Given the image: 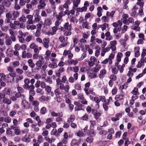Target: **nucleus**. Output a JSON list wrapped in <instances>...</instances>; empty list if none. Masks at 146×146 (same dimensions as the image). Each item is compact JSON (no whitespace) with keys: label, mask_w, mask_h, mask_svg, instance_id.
Here are the masks:
<instances>
[{"label":"nucleus","mask_w":146,"mask_h":146,"mask_svg":"<svg viewBox=\"0 0 146 146\" xmlns=\"http://www.w3.org/2000/svg\"><path fill=\"white\" fill-rule=\"evenodd\" d=\"M124 94L123 91H121L119 94H117L116 95L115 98V100L117 101L123 100L124 98Z\"/></svg>","instance_id":"nucleus-1"},{"label":"nucleus","mask_w":146,"mask_h":146,"mask_svg":"<svg viewBox=\"0 0 146 146\" xmlns=\"http://www.w3.org/2000/svg\"><path fill=\"white\" fill-rule=\"evenodd\" d=\"M92 113L94 115V117L96 120L98 119L101 115V113L98 112L97 110L94 109H92Z\"/></svg>","instance_id":"nucleus-2"},{"label":"nucleus","mask_w":146,"mask_h":146,"mask_svg":"<svg viewBox=\"0 0 146 146\" xmlns=\"http://www.w3.org/2000/svg\"><path fill=\"white\" fill-rule=\"evenodd\" d=\"M12 13L11 12L7 13H6V17L7 18L5 21V22L6 23L10 22V19H11L12 17Z\"/></svg>","instance_id":"nucleus-3"},{"label":"nucleus","mask_w":146,"mask_h":146,"mask_svg":"<svg viewBox=\"0 0 146 146\" xmlns=\"http://www.w3.org/2000/svg\"><path fill=\"white\" fill-rule=\"evenodd\" d=\"M50 98L48 96L46 97L44 95H42L39 98V100L41 102H48V100H50Z\"/></svg>","instance_id":"nucleus-4"},{"label":"nucleus","mask_w":146,"mask_h":146,"mask_svg":"<svg viewBox=\"0 0 146 146\" xmlns=\"http://www.w3.org/2000/svg\"><path fill=\"white\" fill-rule=\"evenodd\" d=\"M22 105L25 109H27L29 107V102L25 100H23L22 102Z\"/></svg>","instance_id":"nucleus-5"},{"label":"nucleus","mask_w":146,"mask_h":146,"mask_svg":"<svg viewBox=\"0 0 146 146\" xmlns=\"http://www.w3.org/2000/svg\"><path fill=\"white\" fill-rule=\"evenodd\" d=\"M94 129H91V131H89V130L87 132V134L88 135L90 136L91 137H94L96 135V133L95 131L94 130Z\"/></svg>","instance_id":"nucleus-6"},{"label":"nucleus","mask_w":146,"mask_h":146,"mask_svg":"<svg viewBox=\"0 0 146 146\" xmlns=\"http://www.w3.org/2000/svg\"><path fill=\"white\" fill-rule=\"evenodd\" d=\"M11 129L14 130L15 134L17 135H19L21 133L20 130L18 129V127H11Z\"/></svg>","instance_id":"nucleus-7"},{"label":"nucleus","mask_w":146,"mask_h":146,"mask_svg":"<svg viewBox=\"0 0 146 146\" xmlns=\"http://www.w3.org/2000/svg\"><path fill=\"white\" fill-rule=\"evenodd\" d=\"M50 134L51 135H54L55 136L58 137L60 135L58 133V131L56 129H53L51 131Z\"/></svg>","instance_id":"nucleus-8"},{"label":"nucleus","mask_w":146,"mask_h":146,"mask_svg":"<svg viewBox=\"0 0 146 146\" xmlns=\"http://www.w3.org/2000/svg\"><path fill=\"white\" fill-rule=\"evenodd\" d=\"M29 66L31 68H33L35 66V64L33 62L32 59H30L28 60Z\"/></svg>","instance_id":"nucleus-9"},{"label":"nucleus","mask_w":146,"mask_h":146,"mask_svg":"<svg viewBox=\"0 0 146 146\" xmlns=\"http://www.w3.org/2000/svg\"><path fill=\"white\" fill-rule=\"evenodd\" d=\"M13 14V20H16V18L18 17L19 15V13L18 11H13L11 12Z\"/></svg>","instance_id":"nucleus-10"},{"label":"nucleus","mask_w":146,"mask_h":146,"mask_svg":"<svg viewBox=\"0 0 146 146\" xmlns=\"http://www.w3.org/2000/svg\"><path fill=\"white\" fill-rule=\"evenodd\" d=\"M3 102L4 103L8 105L10 104L11 103V100L6 97L3 99Z\"/></svg>","instance_id":"nucleus-11"},{"label":"nucleus","mask_w":146,"mask_h":146,"mask_svg":"<svg viewBox=\"0 0 146 146\" xmlns=\"http://www.w3.org/2000/svg\"><path fill=\"white\" fill-rule=\"evenodd\" d=\"M83 106L80 103L77 106L75 107L74 110L75 111H78L79 110H82L83 109L82 107Z\"/></svg>","instance_id":"nucleus-12"},{"label":"nucleus","mask_w":146,"mask_h":146,"mask_svg":"<svg viewBox=\"0 0 146 146\" xmlns=\"http://www.w3.org/2000/svg\"><path fill=\"white\" fill-rule=\"evenodd\" d=\"M4 90L5 91L6 94L7 95L10 96L12 94V91L11 89L9 88H5V89Z\"/></svg>","instance_id":"nucleus-13"},{"label":"nucleus","mask_w":146,"mask_h":146,"mask_svg":"<svg viewBox=\"0 0 146 146\" xmlns=\"http://www.w3.org/2000/svg\"><path fill=\"white\" fill-rule=\"evenodd\" d=\"M64 27L65 29H66L68 31H71L72 28L71 25H69L68 22H67L65 23L64 25Z\"/></svg>","instance_id":"nucleus-14"},{"label":"nucleus","mask_w":146,"mask_h":146,"mask_svg":"<svg viewBox=\"0 0 146 146\" xmlns=\"http://www.w3.org/2000/svg\"><path fill=\"white\" fill-rule=\"evenodd\" d=\"M44 62V61H42V60H38L36 63L35 64L39 68L42 66Z\"/></svg>","instance_id":"nucleus-15"},{"label":"nucleus","mask_w":146,"mask_h":146,"mask_svg":"<svg viewBox=\"0 0 146 146\" xmlns=\"http://www.w3.org/2000/svg\"><path fill=\"white\" fill-rule=\"evenodd\" d=\"M123 55V54L121 52H118L116 58L117 61L118 62H120L121 61V56Z\"/></svg>","instance_id":"nucleus-16"},{"label":"nucleus","mask_w":146,"mask_h":146,"mask_svg":"<svg viewBox=\"0 0 146 146\" xmlns=\"http://www.w3.org/2000/svg\"><path fill=\"white\" fill-rule=\"evenodd\" d=\"M21 140L27 143H28L30 141V139L29 137H26V135H25L24 137L21 139Z\"/></svg>","instance_id":"nucleus-17"},{"label":"nucleus","mask_w":146,"mask_h":146,"mask_svg":"<svg viewBox=\"0 0 146 146\" xmlns=\"http://www.w3.org/2000/svg\"><path fill=\"white\" fill-rule=\"evenodd\" d=\"M45 25L47 26H50L51 24L52 21L50 19L47 18L44 21Z\"/></svg>","instance_id":"nucleus-18"},{"label":"nucleus","mask_w":146,"mask_h":146,"mask_svg":"<svg viewBox=\"0 0 146 146\" xmlns=\"http://www.w3.org/2000/svg\"><path fill=\"white\" fill-rule=\"evenodd\" d=\"M3 2L5 5L7 7H9L11 5V3L9 0H4Z\"/></svg>","instance_id":"nucleus-19"},{"label":"nucleus","mask_w":146,"mask_h":146,"mask_svg":"<svg viewBox=\"0 0 146 146\" xmlns=\"http://www.w3.org/2000/svg\"><path fill=\"white\" fill-rule=\"evenodd\" d=\"M40 112L42 115H44L47 112L46 108L45 107H42L40 110Z\"/></svg>","instance_id":"nucleus-20"},{"label":"nucleus","mask_w":146,"mask_h":146,"mask_svg":"<svg viewBox=\"0 0 146 146\" xmlns=\"http://www.w3.org/2000/svg\"><path fill=\"white\" fill-rule=\"evenodd\" d=\"M70 22H72L74 23H76L78 22V20L76 18L72 16L70 19Z\"/></svg>","instance_id":"nucleus-21"},{"label":"nucleus","mask_w":146,"mask_h":146,"mask_svg":"<svg viewBox=\"0 0 146 146\" xmlns=\"http://www.w3.org/2000/svg\"><path fill=\"white\" fill-rule=\"evenodd\" d=\"M49 66L51 68H56L58 66V65L55 62H53L49 64Z\"/></svg>","instance_id":"nucleus-22"},{"label":"nucleus","mask_w":146,"mask_h":146,"mask_svg":"<svg viewBox=\"0 0 146 146\" xmlns=\"http://www.w3.org/2000/svg\"><path fill=\"white\" fill-rule=\"evenodd\" d=\"M106 27H108V24L106 23H104L102 25H100V27L101 28L102 31H104L106 29Z\"/></svg>","instance_id":"nucleus-23"},{"label":"nucleus","mask_w":146,"mask_h":146,"mask_svg":"<svg viewBox=\"0 0 146 146\" xmlns=\"http://www.w3.org/2000/svg\"><path fill=\"white\" fill-rule=\"evenodd\" d=\"M80 0H75L73 2V4L75 7H78L80 2Z\"/></svg>","instance_id":"nucleus-24"},{"label":"nucleus","mask_w":146,"mask_h":146,"mask_svg":"<svg viewBox=\"0 0 146 146\" xmlns=\"http://www.w3.org/2000/svg\"><path fill=\"white\" fill-rule=\"evenodd\" d=\"M89 75L91 79L95 78H96L97 76V74L96 73H91L90 72L89 73Z\"/></svg>","instance_id":"nucleus-25"},{"label":"nucleus","mask_w":146,"mask_h":146,"mask_svg":"<svg viewBox=\"0 0 146 146\" xmlns=\"http://www.w3.org/2000/svg\"><path fill=\"white\" fill-rule=\"evenodd\" d=\"M110 80H111V81H114L116 80L117 77L115 75L112 74L110 75Z\"/></svg>","instance_id":"nucleus-26"},{"label":"nucleus","mask_w":146,"mask_h":146,"mask_svg":"<svg viewBox=\"0 0 146 146\" xmlns=\"http://www.w3.org/2000/svg\"><path fill=\"white\" fill-rule=\"evenodd\" d=\"M138 92V89L137 87H135L134 89L131 91V93L135 95H136L137 94Z\"/></svg>","instance_id":"nucleus-27"},{"label":"nucleus","mask_w":146,"mask_h":146,"mask_svg":"<svg viewBox=\"0 0 146 146\" xmlns=\"http://www.w3.org/2000/svg\"><path fill=\"white\" fill-rule=\"evenodd\" d=\"M90 122L91 123L90 125V128L91 129H94V126L96 125V121H90Z\"/></svg>","instance_id":"nucleus-28"},{"label":"nucleus","mask_w":146,"mask_h":146,"mask_svg":"<svg viewBox=\"0 0 146 146\" xmlns=\"http://www.w3.org/2000/svg\"><path fill=\"white\" fill-rule=\"evenodd\" d=\"M5 42L7 46L11 45L12 43V41L10 38L7 39Z\"/></svg>","instance_id":"nucleus-29"},{"label":"nucleus","mask_w":146,"mask_h":146,"mask_svg":"<svg viewBox=\"0 0 146 146\" xmlns=\"http://www.w3.org/2000/svg\"><path fill=\"white\" fill-rule=\"evenodd\" d=\"M108 133L107 131L105 130H102L99 132V134L101 135H106Z\"/></svg>","instance_id":"nucleus-30"},{"label":"nucleus","mask_w":146,"mask_h":146,"mask_svg":"<svg viewBox=\"0 0 146 146\" xmlns=\"http://www.w3.org/2000/svg\"><path fill=\"white\" fill-rule=\"evenodd\" d=\"M51 87L48 86H47L45 87V90L48 93L51 92Z\"/></svg>","instance_id":"nucleus-31"},{"label":"nucleus","mask_w":146,"mask_h":146,"mask_svg":"<svg viewBox=\"0 0 146 146\" xmlns=\"http://www.w3.org/2000/svg\"><path fill=\"white\" fill-rule=\"evenodd\" d=\"M119 70L117 69L115 67L113 68H112V72L115 74H117L118 72V70Z\"/></svg>","instance_id":"nucleus-32"},{"label":"nucleus","mask_w":146,"mask_h":146,"mask_svg":"<svg viewBox=\"0 0 146 146\" xmlns=\"http://www.w3.org/2000/svg\"><path fill=\"white\" fill-rule=\"evenodd\" d=\"M18 121L16 119H14L13 120V123L14 125L11 127H17V125L18 123Z\"/></svg>","instance_id":"nucleus-33"},{"label":"nucleus","mask_w":146,"mask_h":146,"mask_svg":"<svg viewBox=\"0 0 146 146\" xmlns=\"http://www.w3.org/2000/svg\"><path fill=\"white\" fill-rule=\"evenodd\" d=\"M5 8L4 6L3 5H0V13L3 14V13L4 12L5 10Z\"/></svg>","instance_id":"nucleus-34"},{"label":"nucleus","mask_w":146,"mask_h":146,"mask_svg":"<svg viewBox=\"0 0 146 146\" xmlns=\"http://www.w3.org/2000/svg\"><path fill=\"white\" fill-rule=\"evenodd\" d=\"M20 63L19 61H14L13 63V65L14 67H17L19 65Z\"/></svg>","instance_id":"nucleus-35"},{"label":"nucleus","mask_w":146,"mask_h":146,"mask_svg":"<svg viewBox=\"0 0 146 146\" xmlns=\"http://www.w3.org/2000/svg\"><path fill=\"white\" fill-rule=\"evenodd\" d=\"M146 49H144L143 50L141 54V57L144 58L146 55Z\"/></svg>","instance_id":"nucleus-36"},{"label":"nucleus","mask_w":146,"mask_h":146,"mask_svg":"<svg viewBox=\"0 0 146 146\" xmlns=\"http://www.w3.org/2000/svg\"><path fill=\"white\" fill-rule=\"evenodd\" d=\"M16 72L18 74H22L23 72V70H22L19 68H17L16 69Z\"/></svg>","instance_id":"nucleus-37"},{"label":"nucleus","mask_w":146,"mask_h":146,"mask_svg":"<svg viewBox=\"0 0 146 146\" xmlns=\"http://www.w3.org/2000/svg\"><path fill=\"white\" fill-rule=\"evenodd\" d=\"M93 139L91 137H88L86 139V141L87 142H88L89 143H91L93 141Z\"/></svg>","instance_id":"nucleus-38"},{"label":"nucleus","mask_w":146,"mask_h":146,"mask_svg":"<svg viewBox=\"0 0 146 146\" xmlns=\"http://www.w3.org/2000/svg\"><path fill=\"white\" fill-rule=\"evenodd\" d=\"M32 105L35 106H38L39 105V103L38 101L36 100L33 101L31 102Z\"/></svg>","instance_id":"nucleus-39"},{"label":"nucleus","mask_w":146,"mask_h":146,"mask_svg":"<svg viewBox=\"0 0 146 146\" xmlns=\"http://www.w3.org/2000/svg\"><path fill=\"white\" fill-rule=\"evenodd\" d=\"M117 89L115 87L112 90L111 93L112 95H115L116 94Z\"/></svg>","instance_id":"nucleus-40"},{"label":"nucleus","mask_w":146,"mask_h":146,"mask_svg":"<svg viewBox=\"0 0 146 146\" xmlns=\"http://www.w3.org/2000/svg\"><path fill=\"white\" fill-rule=\"evenodd\" d=\"M40 34V31L39 29H37L36 31V33H35V36L36 37H39Z\"/></svg>","instance_id":"nucleus-41"},{"label":"nucleus","mask_w":146,"mask_h":146,"mask_svg":"<svg viewBox=\"0 0 146 146\" xmlns=\"http://www.w3.org/2000/svg\"><path fill=\"white\" fill-rule=\"evenodd\" d=\"M87 8L86 7H83L82 8H78V9H80L81 10V12H82L83 11H86L87 10Z\"/></svg>","instance_id":"nucleus-42"},{"label":"nucleus","mask_w":146,"mask_h":146,"mask_svg":"<svg viewBox=\"0 0 146 146\" xmlns=\"http://www.w3.org/2000/svg\"><path fill=\"white\" fill-rule=\"evenodd\" d=\"M36 92L37 93H39L40 94H43V93L42 91V90L40 88H38L37 89Z\"/></svg>","instance_id":"nucleus-43"},{"label":"nucleus","mask_w":146,"mask_h":146,"mask_svg":"<svg viewBox=\"0 0 146 146\" xmlns=\"http://www.w3.org/2000/svg\"><path fill=\"white\" fill-rule=\"evenodd\" d=\"M137 5H139L141 7V8H143L144 3L143 2H138L137 3Z\"/></svg>","instance_id":"nucleus-44"},{"label":"nucleus","mask_w":146,"mask_h":146,"mask_svg":"<svg viewBox=\"0 0 146 146\" xmlns=\"http://www.w3.org/2000/svg\"><path fill=\"white\" fill-rule=\"evenodd\" d=\"M18 92L20 93H22L23 92V88L20 87H18L17 88Z\"/></svg>","instance_id":"nucleus-45"},{"label":"nucleus","mask_w":146,"mask_h":146,"mask_svg":"<svg viewBox=\"0 0 146 146\" xmlns=\"http://www.w3.org/2000/svg\"><path fill=\"white\" fill-rule=\"evenodd\" d=\"M78 98L81 100H84V98L83 96V95L82 94H80L78 95Z\"/></svg>","instance_id":"nucleus-46"},{"label":"nucleus","mask_w":146,"mask_h":146,"mask_svg":"<svg viewBox=\"0 0 146 146\" xmlns=\"http://www.w3.org/2000/svg\"><path fill=\"white\" fill-rule=\"evenodd\" d=\"M54 93L55 95H60L61 94V93L59 90V88H57L54 90Z\"/></svg>","instance_id":"nucleus-47"},{"label":"nucleus","mask_w":146,"mask_h":146,"mask_svg":"<svg viewBox=\"0 0 146 146\" xmlns=\"http://www.w3.org/2000/svg\"><path fill=\"white\" fill-rule=\"evenodd\" d=\"M15 96L17 98H19L21 97V96H23V98L25 97V96L23 94H21V93L18 92L15 94Z\"/></svg>","instance_id":"nucleus-48"},{"label":"nucleus","mask_w":146,"mask_h":146,"mask_svg":"<svg viewBox=\"0 0 146 146\" xmlns=\"http://www.w3.org/2000/svg\"><path fill=\"white\" fill-rule=\"evenodd\" d=\"M108 18L105 16H103L102 17L101 20L102 21L105 22H108V21H107Z\"/></svg>","instance_id":"nucleus-49"},{"label":"nucleus","mask_w":146,"mask_h":146,"mask_svg":"<svg viewBox=\"0 0 146 146\" xmlns=\"http://www.w3.org/2000/svg\"><path fill=\"white\" fill-rule=\"evenodd\" d=\"M62 12L60 13L58 16L56 17V19L58 20H60L62 17Z\"/></svg>","instance_id":"nucleus-50"},{"label":"nucleus","mask_w":146,"mask_h":146,"mask_svg":"<svg viewBox=\"0 0 146 146\" xmlns=\"http://www.w3.org/2000/svg\"><path fill=\"white\" fill-rule=\"evenodd\" d=\"M75 88L76 90H80L81 89V86L79 84H76L75 86Z\"/></svg>","instance_id":"nucleus-51"},{"label":"nucleus","mask_w":146,"mask_h":146,"mask_svg":"<svg viewBox=\"0 0 146 146\" xmlns=\"http://www.w3.org/2000/svg\"><path fill=\"white\" fill-rule=\"evenodd\" d=\"M108 105H106V104H103V107L105 111H107L108 110Z\"/></svg>","instance_id":"nucleus-52"},{"label":"nucleus","mask_w":146,"mask_h":146,"mask_svg":"<svg viewBox=\"0 0 146 146\" xmlns=\"http://www.w3.org/2000/svg\"><path fill=\"white\" fill-rule=\"evenodd\" d=\"M65 38L63 36H61L59 38L60 41L61 42H63L65 41Z\"/></svg>","instance_id":"nucleus-53"},{"label":"nucleus","mask_w":146,"mask_h":146,"mask_svg":"<svg viewBox=\"0 0 146 146\" xmlns=\"http://www.w3.org/2000/svg\"><path fill=\"white\" fill-rule=\"evenodd\" d=\"M27 46L25 44H23L20 46V48L22 50H25L27 49Z\"/></svg>","instance_id":"nucleus-54"},{"label":"nucleus","mask_w":146,"mask_h":146,"mask_svg":"<svg viewBox=\"0 0 146 146\" xmlns=\"http://www.w3.org/2000/svg\"><path fill=\"white\" fill-rule=\"evenodd\" d=\"M4 121L7 123H10L11 121V119L9 117H7L4 119Z\"/></svg>","instance_id":"nucleus-55"},{"label":"nucleus","mask_w":146,"mask_h":146,"mask_svg":"<svg viewBox=\"0 0 146 146\" xmlns=\"http://www.w3.org/2000/svg\"><path fill=\"white\" fill-rule=\"evenodd\" d=\"M15 49L16 50H19L20 49V45L18 44H16L15 46Z\"/></svg>","instance_id":"nucleus-56"},{"label":"nucleus","mask_w":146,"mask_h":146,"mask_svg":"<svg viewBox=\"0 0 146 146\" xmlns=\"http://www.w3.org/2000/svg\"><path fill=\"white\" fill-rule=\"evenodd\" d=\"M39 10L38 9H36L35 11V15L34 16H36L37 17H39V16H40L39 15Z\"/></svg>","instance_id":"nucleus-57"},{"label":"nucleus","mask_w":146,"mask_h":146,"mask_svg":"<svg viewBox=\"0 0 146 146\" xmlns=\"http://www.w3.org/2000/svg\"><path fill=\"white\" fill-rule=\"evenodd\" d=\"M35 17V19L34 21V22H38L40 20V18L41 17L40 16H39V17H37L36 16H34Z\"/></svg>","instance_id":"nucleus-58"},{"label":"nucleus","mask_w":146,"mask_h":146,"mask_svg":"<svg viewBox=\"0 0 146 146\" xmlns=\"http://www.w3.org/2000/svg\"><path fill=\"white\" fill-rule=\"evenodd\" d=\"M136 12L135 11H133L131 13V15L133 17H136Z\"/></svg>","instance_id":"nucleus-59"},{"label":"nucleus","mask_w":146,"mask_h":146,"mask_svg":"<svg viewBox=\"0 0 146 146\" xmlns=\"http://www.w3.org/2000/svg\"><path fill=\"white\" fill-rule=\"evenodd\" d=\"M90 70L93 71L94 73H96V72H98L99 71V70L98 68H92Z\"/></svg>","instance_id":"nucleus-60"},{"label":"nucleus","mask_w":146,"mask_h":146,"mask_svg":"<svg viewBox=\"0 0 146 146\" xmlns=\"http://www.w3.org/2000/svg\"><path fill=\"white\" fill-rule=\"evenodd\" d=\"M71 34V32L70 31H65L64 34V35L65 36H69Z\"/></svg>","instance_id":"nucleus-61"},{"label":"nucleus","mask_w":146,"mask_h":146,"mask_svg":"<svg viewBox=\"0 0 146 146\" xmlns=\"http://www.w3.org/2000/svg\"><path fill=\"white\" fill-rule=\"evenodd\" d=\"M117 42L115 40L111 41L110 42V44L111 45V46H115Z\"/></svg>","instance_id":"nucleus-62"},{"label":"nucleus","mask_w":146,"mask_h":146,"mask_svg":"<svg viewBox=\"0 0 146 146\" xmlns=\"http://www.w3.org/2000/svg\"><path fill=\"white\" fill-rule=\"evenodd\" d=\"M88 115L87 114H85L82 117V119L84 120H86L88 119Z\"/></svg>","instance_id":"nucleus-63"},{"label":"nucleus","mask_w":146,"mask_h":146,"mask_svg":"<svg viewBox=\"0 0 146 146\" xmlns=\"http://www.w3.org/2000/svg\"><path fill=\"white\" fill-rule=\"evenodd\" d=\"M86 110L88 112L90 113L91 111H92V109L89 106L87 107Z\"/></svg>","instance_id":"nucleus-64"}]
</instances>
